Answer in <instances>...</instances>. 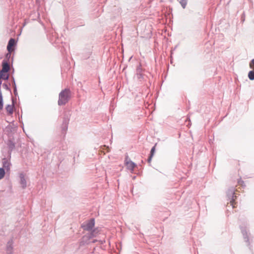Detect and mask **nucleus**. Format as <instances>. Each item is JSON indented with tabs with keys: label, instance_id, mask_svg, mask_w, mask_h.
Returning a JSON list of instances; mask_svg holds the SVG:
<instances>
[{
	"label": "nucleus",
	"instance_id": "6",
	"mask_svg": "<svg viewBox=\"0 0 254 254\" xmlns=\"http://www.w3.org/2000/svg\"><path fill=\"white\" fill-rule=\"evenodd\" d=\"M6 254H13V246L12 242H8L6 247Z\"/></svg>",
	"mask_w": 254,
	"mask_h": 254
},
{
	"label": "nucleus",
	"instance_id": "10",
	"mask_svg": "<svg viewBox=\"0 0 254 254\" xmlns=\"http://www.w3.org/2000/svg\"><path fill=\"white\" fill-rule=\"evenodd\" d=\"M248 77L251 80H254V70H251L249 71V72L248 73Z\"/></svg>",
	"mask_w": 254,
	"mask_h": 254
},
{
	"label": "nucleus",
	"instance_id": "9",
	"mask_svg": "<svg viewBox=\"0 0 254 254\" xmlns=\"http://www.w3.org/2000/svg\"><path fill=\"white\" fill-rule=\"evenodd\" d=\"M13 104H12V105H8L6 107V111L9 114H12V113H13Z\"/></svg>",
	"mask_w": 254,
	"mask_h": 254
},
{
	"label": "nucleus",
	"instance_id": "2",
	"mask_svg": "<svg viewBox=\"0 0 254 254\" xmlns=\"http://www.w3.org/2000/svg\"><path fill=\"white\" fill-rule=\"evenodd\" d=\"M95 225V221L94 219H91L82 223V228L86 231H91Z\"/></svg>",
	"mask_w": 254,
	"mask_h": 254
},
{
	"label": "nucleus",
	"instance_id": "8",
	"mask_svg": "<svg viewBox=\"0 0 254 254\" xmlns=\"http://www.w3.org/2000/svg\"><path fill=\"white\" fill-rule=\"evenodd\" d=\"M2 164H3V167L7 171H9L10 170L11 164L8 160H7L5 159H4L2 161Z\"/></svg>",
	"mask_w": 254,
	"mask_h": 254
},
{
	"label": "nucleus",
	"instance_id": "18",
	"mask_svg": "<svg viewBox=\"0 0 254 254\" xmlns=\"http://www.w3.org/2000/svg\"><path fill=\"white\" fill-rule=\"evenodd\" d=\"M152 156H153L150 155V157H149V158L148 159V162H150L151 161V158H152Z\"/></svg>",
	"mask_w": 254,
	"mask_h": 254
},
{
	"label": "nucleus",
	"instance_id": "7",
	"mask_svg": "<svg viewBox=\"0 0 254 254\" xmlns=\"http://www.w3.org/2000/svg\"><path fill=\"white\" fill-rule=\"evenodd\" d=\"M15 42L14 39L11 38L9 40L7 46V50L9 53L12 51L13 49H12V47L15 45Z\"/></svg>",
	"mask_w": 254,
	"mask_h": 254
},
{
	"label": "nucleus",
	"instance_id": "16",
	"mask_svg": "<svg viewBox=\"0 0 254 254\" xmlns=\"http://www.w3.org/2000/svg\"><path fill=\"white\" fill-rule=\"evenodd\" d=\"M155 151V146L153 147L151 150V155L153 156Z\"/></svg>",
	"mask_w": 254,
	"mask_h": 254
},
{
	"label": "nucleus",
	"instance_id": "17",
	"mask_svg": "<svg viewBox=\"0 0 254 254\" xmlns=\"http://www.w3.org/2000/svg\"><path fill=\"white\" fill-rule=\"evenodd\" d=\"M234 199L233 198V199L230 201L231 205L234 207Z\"/></svg>",
	"mask_w": 254,
	"mask_h": 254
},
{
	"label": "nucleus",
	"instance_id": "20",
	"mask_svg": "<svg viewBox=\"0 0 254 254\" xmlns=\"http://www.w3.org/2000/svg\"><path fill=\"white\" fill-rule=\"evenodd\" d=\"M101 243H103L105 242V241L104 240V241H101Z\"/></svg>",
	"mask_w": 254,
	"mask_h": 254
},
{
	"label": "nucleus",
	"instance_id": "5",
	"mask_svg": "<svg viewBox=\"0 0 254 254\" xmlns=\"http://www.w3.org/2000/svg\"><path fill=\"white\" fill-rule=\"evenodd\" d=\"M9 69V66L7 63H2V68L0 72V79L2 78V74L3 73H6Z\"/></svg>",
	"mask_w": 254,
	"mask_h": 254
},
{
	"label": "nucleus",
	"instance_id": "14",
	"mask_svg": "<svg viewBox=\"0 0 254 254\" xmlns=\"http://www.w3.org/2000/svg\"><path fill=\"white\" fill-rule=\"evenodd\" d=\"M98 233V231L97 230H94L92 233L91 235L92 237H94L96 236V234Z\"/></svg>",
	"mask_w": 254,
	"mask_h": 254
},
{
	"label": "nucleus",
	"instance_id": "13",
	"mask_svg": "<svg viewBox=\"0 0 254 254\" xmlns=\"http://www.w3.org/2000/svg\"><path fill=\"white\" fill-rule=\"evenodd\" d=\"M249 66L251 69H254V59L251 61L249 64Z\"/></svg>",
	"mask_w": 254,
	"mask_h": 254
},
{
	"label": "nucleus",
	"instance_id": "1",
	"mask_svg": "<svg viewBox=\"0 0 254 254\" xmlns=\"http://www.w3.org/2000/svg\"><path fill=\"white\" fill-rule=\"evenodd\" d=\"M70 98V91L68 89L63 90L59 94V98L58 100L59 105H63L65 104Z\"/></svg>",
	"mask_w": 254,
	"mask_h": 254
},
{
	"label": "nucleus",
	"instance_id": "15",
	"mask_svg": "<svg viewBox=\"0 0 254 254\" xmlns=\"http://www.w3.org/2000/svg\"><path fill=\"white\" fill-rule=\"evenodd\" d=\"M1 75H2L1 78L5 79L8 78V76L7 75H6L5 73H3Z\"/></svg>",
	"mask_w": 254,
	"mask_h": 254
},
{
	"label": "nucleus",
	"instance_id": "11",
	"mask_svg": "<svg viewBox=\"0 0 254 254\" xmlns=\"http://www.w3.org/2000/svg\"><path fill=\"white\" fill-rule=\"evenodd\" d=\"M5 175V171L3 168H0V180L2 179Z\"/></svg>",
	"mask_w": 254,
	"mask_h": 254
},
{
	"label": "nucleus",
	"instance_id": "12",
	"mask_svg": "<svg viewBox=\"0 0 254 254\" xmlns=\"http://www.w3.org/2000/svg\"><path fill=\"white\" fill-rule=\"evenodd\" d=\"M180 3L183 8H185L187 4V0H181L180 1Z\"/></svg>",
	"mask_w": 254,
	"mask_h": 254
},
{
	"label": "nucleus",
	"instance_id": "19",
	"mask_svg": "<svg viewBox=\"0 0 254 254\" xmlns=\"http://www.w3.org/2000/svg\"><path fill=\"white\" fill-rule=\"evenodd\" d=\"M16 87H15V88H14V93L15 94H16Z\"/></svg>",
	"mask_w": 254,
	"mask_h": 254
},
{
	"label": "nucleus",
	"instance_id": "4",
	"mask_svg": "<svg viewBox=\"0 0 254 254\" xmlns=\"http://www.w3.org/2000/svg\"><path fill=\"white\" fill-rule=\"evenodd\" d=\"M20 178V184L22 188L25 189L27 186V183L25 178V175L23 173H20L19 174Z\"/></svg>",
	"mask_w": 254,
	"mask_h": 254
},
{
	"label": "nucleus",
	"instance_id": "3",
	"mask_svg": "<svg viewBox=\"0 0 254 254\" xmlns=\"http://www.w3.org/2000/svg\"><path fill=\"white\" fill-rule=\"evenodd\" d=\"M125 165L127 167V168L130 170L131 172L133 171L134 168L136 166V164L128 159V158H126L125 160Z\"/></svg>",
	"mask_w": 254,
	"mask_h": 254
}]
</instances>
